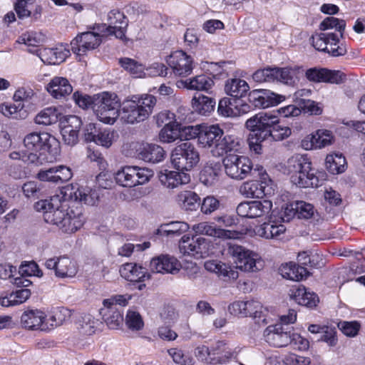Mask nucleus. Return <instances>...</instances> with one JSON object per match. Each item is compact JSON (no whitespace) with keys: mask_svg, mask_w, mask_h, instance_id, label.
I'll list each match as a JSON object with an SVG mask.
<instances>
[{"mask_svg":"<svg viewBox=\"0 0 365 365\" xmlns=\"http://www.w3.org/2000/svg\"><path fill=\"white\" fill-rule=\"evenodd\" d=\"M227 255L233 258L235 269L221 262L209 260L205 262V268L217 274L224 281H234L239 277L237 269L244 272H257L262 269V262L256 252L232 243L227 244Z\"/></svg>","mask_w":365,"mask_h":365,"instance_id":"obj_1","label":"nucleus"},{"mask_svg":"<svg viewBox=\"0 0 365 365\" xmlns=\"http://www.w3.org/2000/svg\"><path fill=\"white\" fill-rule=\"evenodd\" d=\"M36 211L42 212L46 223L57 226L65 233H72L81 228L84 222L83 216L70 209L61 202L58 196L41 200L35 203Z\"/></svg>","mask_w":365,"mask_h":365,"instance_id":"obj_2","label":"nucleus"},{"mask_svg":"<svg viewBox=\"0 0 365 365\" xmlns=\"http://www.w3.org/2000/svg\"><path fill=\"white\" fill-rule=\"evenodd\" d=\"M24 146L31 153L29 160L53 162L60 153V143L48 133H31L24 139Z\"/></svg>","mask_w":365,"mask_h":365,"instance_id":"obj_3","label":"nucleus"},{"mask_svg":"<svg viewBox=\"0 0 365 365\" xmlns=\"http://www.w3.org/2000/svg\"><path fill=\"white\" fill-rule=\"evenodd\" d=\"M248 129H256L262 132L261 138L279 141L288 138L291 129L288 126L282 125L277 116L267 113H259L246 121Z\"/></svg>","mask_w":365,"mask_h":365,"instance_id":"obj_4","label":"nucleus"},{"mask_svg":"<svg viewBox=\"0 0 365 365\" xmlns=\"http://www.w3.org/2000/svg\"><path fill=\"white\" fill-rule=\"evenodd\" d=\"M156 103L157 99L153 95L133 96L123 103L121 119L130 124L143 122L151 115Z\"/></svg>","mask_w":365,"mask_h":365,"instance_id":"obj_5","label":"nucleus"},{"mask_svg":"<svg viewBox=\"0 0 365 365\" xmlns=\"http://www.w3.org/2000/svg\"><path fill=\"white\" fill-rule=\"evenodd\" d=\"M287 169L291 175L293 183L302 187H317L319 185L315 170L311 168V162L307 156L295 155L288 159Z\"/></svg>","mask_w":365,"mask_h":365,"instance_id":"obj_6","label":"nucleus"},{"mask_svg":"<svg viewBox=\"0 0 365 365\" xmlns=\"http://www.w3.org/2000/svg\"><path fill=\"white\" fill-rule=\"evenodd\" d=\"M259 177V180H250L244 182L240 187V193L246 197L260 198L274 192L273 184L264 168L257 165L251 174Z\"/></svg>","mask_w":365,"mask_h":365,"instance_id":"obj_7","label":"nucleus"},{"mask_svg":"<svg viewBox=\"0 0 365 365\" xmlns=\"http://www.w3.org/2000/svg\"><path fill=\"white\" fill-rule=\"evenodd\" d=\"M94 112L98 120L104 123L113 124L120 115V103L114 93H103L96 95Z\"/></svg>","mask_w":365,"mask_h":365,"instance_id":"obj_8","label":"nucleus"},{"mask_svg":"<svg viewBox=\"0 0 365 365\" xmlns=\"http://www.w3.org/2000/svg\"><path fill=\"white\" fill-rule=\"evenodd\" d=\"M173 167L179 171H189L197 165L200 155L193 144L184 142L177 145L170 157Z\"/></svg>","mask_w":365,"mask_h":365,"instance_id":"obj_9","label":"nucleus"},{"mask_svg":"<svg viewBox=\"0 0 365 365\" xmlns=\"http://www.w3.org/2000/svg\"><path fill=\"white\" fill-rule=\"evenodd\" d=\"M153 176L152 170L138 166H125L115 175L116 182L123 187H135L148 182Z\"/></svg>","mask_w":365,"mask_h":365,"instance_id":"obj_10","label":"nucleus"},{"mask_svg":"<svg viewBox=\"0 0 365 365\" xmlns=\"http://www.w3.org/2000/svg\"><path fill=\"white\" fill-rule=\"evenodd\" d=\"M222 163L225 173L234 180H243L255 170L251 160L243 155H228L223 159Z\"/></svg>","mask_w":365,"mask_h":365,"instance_id":"obj_11","label":"nucleus"},{"mask_svg":"<svg viewBox=\"0 0 365 365\" xmlns=\"http://www.w3.org/2000/svg\"><path fill=\"white\" fill-rule=\"evenodd\" d=\"M63 201L73 200L88 205H95L99 200L98 190L88 187H78L77 185H68L61 190Z\"/></svg>","mask_w":365,"mask_h":365,"instance_id":"obj_12","label":"nucleus"},{"mask_svg":"<svg viewBox=\"0 0 365 365\" xmlns=\"http://www.w3.org/2000/svg\"><path fill=\"white\" fill-rule=\"evenodd\" d=\"M272 207L270 200L245 201L237 205L236 211L242 217L257 218L269 214Z\"/></svg>","mask_w":365,"mask_h":365,"instance_id":"obj_13","label":"nucleus"},{"mask_svg":"<svg viewBox=\"0 0 365 365\" xmlns=\"http://www.w3.org/2000/svg\"><path fill=\"white\" fill-rule=\"evenodd\" d=\"M167 63L176 76H186L193 69V60L182 51H176L171 53L167 59Z\"/></svg>","mask_w":365,"mask_h":365,"instance_id":"obj_14","label":"nucleus"},{"mask_svg":"<svg viewBox=\"0 0 365 365\" xmlns=\"http://www.w3.org/2000/svg\"><path fill=\"white\" fill-rule=\"evenodd\" d=\"M265 341L276 347L286 346L292 342V333L282 324L270 325L264 331Z\"/></svg>","mask_w":365,"mask_h":365,"instance_id":"obj_15","label":"nucleus"},{"mask_svg":"<svg viewBox=\"0 0 365 365\" xmlns=\"http://www.w3.org/2000/svg\"><path fill=\"white\" fill-rule=\"evenodd\" d=\"M101 43L98 34L88 31L77 36L71 42L72 51L78 55H84L88 51L93 50Z\"/></svg>","mask_w":365,"mask_h":365,"instance_id":"obj_16","label":"nucleus"},{"mask_svg":"<svg viewBox=\"0 0 365 365\" xmlns=\"http://www.w3.org/2000/svg\"><path fill=\"white\" fill-rule=\"evenodd\" d=\"M49 269H53L57 277H73L78 272L76 264L68 257L50 258L45 262Z\"/></svg>","mask_w":365,"mask_h":365,"instance_id":"obj_17","label":"nucleus"},{"mask_svg":"<svg viewBox=\"0 0 365 365\" xmlns=\"http://www.w3.org/2000/svg\"><path fill=\"white\" fill-rule=\"evenodd\" d=\"M46 314L39 309H29L21 317V325L29 330H49V326L46 322Z\"/></svg>","mask_w":365,"mask_h":365,"instance_id":"obj_18","label":"nucleus"},{"mask_svg":"<svg viewBox=\"0 0 365 365\" xmlns=\"http://www.w3.org/2000/svg\"><path fill=\"white\" fill-rule=\"evenodd\" d=\"M306 77L314 82H327L330 83H341L344 82L346 76L339 71H331L327 68H309L306 71Z\"/></svg>","mask_w":365,"mask_h":365,"instance_id":"obj_19","label":"nucleus"},{"mask_svg":"<svg viewBox=\"0 0 365 365\" xmlns=\"http://www.w3.org/2000/svg\"><path fill=\"white\" fill-rule=\"evenodd\" d=\"M282 96L268 90H254L249 93V102L255 108H265L277 105Z\"/></svg>","mask_w":365,"mask_h":365,"instance_id":"obj_20","label":"nucleus"},{"mask_svg":"<svg viewBox=\"0 0 365 365\" xmlns=\"http://www.w3.org/2000/svg\"><path fill=\"white\" fill-rule=\"evenodd\" d=\"M180 268V264L174 257L160 255L153 258L150 262V269L153 273L176 274Z\"/></svg>","mask_w":365,"mask_h":365,"instance_id":"obj_21","label":"nucleus"},{"mask_svg":"<svg viewBox=\"0 0 365 365\" xmlns=\"http://www.w3.org/2000/svg\"><path fill=\"white\" fill-rule=\"evenodd\" d=\"M333 136L327 130H318L315 133L307 135L302 141L301 146L307 150L321 149L332 143Z\"/></svg>","mask_w":365,"mask_h":365,"instance_id":"obj_22","label":"nucleus"},{"mask_svg":"<svg viewBox=\"0 0 365 365\" xmlns=\"http://www.w3.org/2000/svg\"><path fill=\"white\" fill-rule=\"evenodd\" d=\"M224 134L223 129L217 124L211 125H202L200 135H199V145L205 148H210L211 151L215 149L216 144Z\"/></svg>","mask_w":365,"mask_h":365,"instance_id":"obj_23","label":"nucleus"},{"mask_svg":"<svg viewBox=\"0 0 365 365\" xmlns=\"http://www.w3.org/2000/svg\"><path fill=\"white\" fill-rule=\"evenodd\" d=\"M192 230L197 235H205L221 239H235L238 235L237 232L217 227L212 223L207 222L194 225Z\"/></svg>","mask_w":365,"mask_h":365,"instance_id":"obj_24","label":"nucleus"},{"mask_svg":"<svg viewBox=\"0 0 365 365\" xmlns=\"http://www.w3.org/2000/svg\"><path fill=\"white\" fill-rule=\"evenodd\" d=\"M82 125L81 120L76 115H70L66 120V124L61 128L63 142L69 145H75L78 140V131Z\"/></svg>","mask_w":365,"mask_h":365,"instance_id":"obj_25","label":"nucleus"},{"mask_svg":"<svg viewBox=\"0 0 365 365\" xmlns=\"http://www.w3.org/2000/svg\"><path fill=\"white\" fill-rule=\"evenodd\" d=\"M108 22L107 30L108 34L114 35L115 38L123 39L125 37V31L128 26L123 13L117 9L111 10L108 14Z\"/></svg>","mask_w":365,"mask_h":365,"instance_id":"obj_26","label":"nucleus"},{"mask_svg":"<svg viewBox=\"0 0 365 365\" xmlns=\"http://www.w3.org/2000/svg\"><path fill=\"white\" fill-rule=\"evenodd\" d=\"M159 180L164 186L173 189L179 185L187 184L190 181V176L183 171L165 170L160 172Z\"/></svg>","mask_w":365,"mask_h":365,"instance_id":"obj_27","label":"nucleus"},{"mask_svg":"<svg viewBox=\"0 0 365 365\" xmlns=\"http://www.w3.org/2000/svg\"><path fill=\"white\" fill-rule=\"evenodd\" d=\"M102 319L110 329H118L122 327L123 316L122 310L118 307L105 306L100 309Z\"/></svg>","mask_w":365,"mask_h":365,"instance_id":"obj_28","label":"nucleus"},{"mask_svg":"<svg viewBox=\"0 0 365 365\" xmlns=\"http://www.w3.org/2000/svg\"><path fill=\"white\" fill-rule=\"evenodd\" d=\"M138 151V157L140 160L152 163L161 162L165 156L163 148L156 144L143 145Z\"/></svg>","mask_w":365,"mask_h":365,"instance_id":"obj_29","label":"nucleus"},{"mask_svg":"<svg viewBox=\"0 0 365 365\" xmlns=\"http://www.w3.org/2000/svg\"><path fill=\"white\" fill-rule=\"evenodd\" d=\"M120 275L130 282H142L150 279V274L145 267L135 263H126L120 269Z\"/></svg>","mask_w":365,"mask_h":365,"instance_id":"obj_30","label":"nucleus"},{"mask_svg":"<svg viewBox=\"0 0 365 365\" xmlns=\"http://www.w3.org/2000/svg\"><path fill=\"white\" fill-rule=\"evenodd\" d=\"M48 92L55 98H63L70 95L73 87L68 79L63 77H54L47 85Z\"/></svg>","mask_w":365,"mask_h":365,"instance_id":"obj_31","label":"nucleus"},{"mask_svg":"<svg viewBox=\"0 0 365 365\" xmlns=\"http://www.w3.org/2000/svg\"><path fill=\"white\" fill-rule=\"evenodd\" d=\"M210 364H225L233 356L232 349L226 343L221 341L210 346Z\"/></svg>","mask_w":365,"mask_h":365,"instance_id":"obj_32","label":"nucleus"},{"mask_svg":"<svg viewBox=\"0 0 365 365\" xmlns=\"http://www.w3.org/2000/svg\"><path fill=\"white\" fill-rule=\"evenodd\" d=\"M303 72L301 67H275V81L288 86H294L299 80V76Z\"/></svg>","mask_w":365,"mask_h":365,"instance_id":"obj_33","label":"nucleus"},{"mask_svg":"<svg viewBox=\"0 0 365 365\" xmlns=\"http://www.w3.org/2000/svg\"><path fill=\"white\" fill-rule=\"evenodd\" d=\"M282 277L292 281H300L306 279L309 274L307 269L294 262L282 264L279 268Z\"/></svg>","mask_w":365,"mask_h":365,"instance_id":"obj_34","label":"nucleus"},{"mask_svg":"<svg viewBox=\"0 0 365 365\" xmlns=\"http://www.w3.org/2000/svg\"><path fill=\"white\" fill-rule=\"evenodd\" d=\"M240 148V140L232 135L223 134L216 144L212 153L215 155H223L227 152L237 151Z\"/></svg>","mask_w":365,"mask_h":365,"instance_id":"obj_35","label":"nucleus"},{"mask_svg":"<svg viewBox=\"0 0 365 365\" xmlns=\"http://www.w3.org/2000/svg\"><path fill=\"white\" fill-rule=\"evenodd\" d=\"M286 228L282 224L274 222H264L255 228V233L266 239L277 238L284 234Z\"/></svg>","mask_w":365,"mask_h":365,"instance_id":"obj_36","label":"nucleus"},{"mask_svg":"<svg viewBox=\"0 0 365 365\" xmlns=\"http://www.w3.org/2000/svg\"><path fill=\"white\" fill-rule=\"evenodd\" d=\"M176 201L180 207L185 210H196L200 205L199 195L191 190L179 192L176 197Z\"/></svg>","mask_w":365,"mask_h":365,"instance_id":"obj_37","label":"nucleus"},{"mask_svg":"<svg viewBox=\"0 0 365 365\" xmlns=\"http://www.w3.org/2000/svg\"><path fill=\"white\" fill-rule=\"evenodd\" d=\"M69 53V51L61 48H43L38 56L43 62L49 64H59L63 62Z\"/></svg>","mask_w":365,"mask_h":365,"instance_id":"obj_38","label":"nucleus"},{"mask_svg":"<svg viewBox=\"0 0 365 365\" xmlns=\"http://www.w3.org/2000/svg\"><path fill=\"white\" fill-rule=\"evenodd\" d=\"M185 87L188 89L205 91L210 93V90L214 86V81L212 76L201 74L196 76L185 82Z\"/></svg>","mask_w":365,"mask_h":365,"instance_id":"obj_39","label":"nucleus"},{"mask_svg":"<svg viewBox=\"0 0 365 365\" xmlns=\"http://www.w3.org/2000/svg\"><path fill=\"white\" fill-rule=\"evenodd\" d=\"M204 242L205 239L202 237L195 239L184 235L180 242L179 248L184 255H194L202 252L201 245Z\"/></svg>","mask_w":365,"mask_h":365,"instance_id":"obj_40","label":"nucleus"},{"mask_svg":"<svg viewBox=\"0 0 365 365\" xmlns=\"http://www.w3.org/2000/svg\"><path fill=\"white\" fill-rule=\"evenodd\" d=\"M216 104L215 98L204 95L195 96L192 98V107L198 113L207 115L214 110Z\"/></svg>","mask_w":365,"mask_h":365,"instance_id":"obj_41","label":"nucleus"},{"mask_svg":"<svg viewBox=\"0 0 365 365\" xmlns=\"http://www.w3.org/2000/svg\"><path fill=\"white\" fill-rule=\"evenodd\" d=\"M248 89L249 86L247 82L240 78L228 79L225 86L226 93L235 98L242 97Z\"/></svg>","mask_w":365,"mask_h":365,"instance_id":"obj_42","label":"nucleus"},{"mask_svg":"<svg viewBox=\"0 0 365 365\" xmlns=\"http://www.w3.org/2000/svg\"><path fill=\"white\" fill-rule=\"evenodd\" d=\"M43 41L40 34L35 32H27L23 34L16 41V43L24 44L28 47L27 51L31 53L39 54L41 50L36 48Z\"/></svg>","mask_w":365,"mask_h":365,"instance_id":"obj_43","label":"nucleus"},{"mask_svg":"<svg viewBox=\"0 0 365 365\" xmlns=\"http://www.w3.org/2000/svg\"><path fill=\"white\" fill-rule=\"evenodd\" d=\"M294 297L299 304L309 308L315 307L319 302L318 296L314 292H307L304 287L297 288Z\"/></svg>","mask_w":365,"mask_h":365,"instance_id":"obj_44","label":"nucleus"},{"mask_svg":"<svg viewBox=\"0 0 365 365\" xmlns=\"http://www.w3.org/2000/svg\"><path fill=\"white\" fill-rule=\"evenodd\" d=\"M326 168L331 174H339L345 171L346 162L341 153L328 155L326 158Z\"/></svg>","mask_w":365,"mask_h":365,"instance_id":"obj_45","label":"nucleus"},{"mask_svg":"<svg viewBox=\"0 0 365 365\" xmlns=\"http://www.w3.org/2000/svg\"><path fill=\"white\" fill-rule=\"evenodd\" d=\"M220 166L217 164H207L204 166L200 174V181L206 186H212L218 178Z\"/></svg>","mask_w":365,"mask_h":365,"instance_id":"obj_46","label":"nucleus"},{"mask_svg":"<svg viewBox=\"0 0 365 365\" xmlns=\"http://www.w3.org/2000/svg\"><path fill=\"white\" fill-rule=\"evenodd\" d=\"M118 63L124 70L135 77L141 78L145 76L144 66L134 59L126 57L120 58L118 59Z\"/></svg>","mask_w":365,"mask_h":365,"instance_id":"obj_47","label":"nucleus"},{"mask_svg":"<svg viewBox=\"0 0 365 365\" xmlns=\"http://www.w3.org/2000/svg\"><path fill=\"white\" fill-rule=\"evenodd\" d=\"M60 116L61 114L56 108L50 107L38 113L35 118V121L38 124L49 125L57 123Z\"/></svg>","mask_w":365,"mask_h":365,"instance_id":"obj_48","label":"nucleus"},{"mask_svg":"<svg viewBox=\"0 0 365 365\" xmlns=\"http://www.w3.org/2000/svg\"><path fill=\"white\" fill-rule=\"evenodd\" d=\"M346 28V21L334 16L325 18L320 24L319 29L322 31L335 29L340 33V38H344V33Z\"/></svg>","mask_w":365,"mask_h":365,"instance_id":"obj_49","label":"nucleus"},{"mask_svg":"<svg viewBox=\"0 0 365 365\" xmlns=\"http://www.w3.org/2000/svg\"><path fill=\"white\" fill-rule=\"evenodd\" d=\"M329 39H331L333 41L332 43H334L337 41V35L334 33H321L312 36L310 40L312 46L317 50L328 53V46L326 45V41H329Z\"/></svg>","mask_w":365,"mask_h":365,"instance_id":"obj_50","label":"nucleus"},{"mask_svg":"<svg viewBox=\"0 0 365 365\" xmlns=\"http://www.w3.org/2000/svg\"><path fill=\"white\" fill-rule=\"evenodd\" d=\"M168 354L173 361L179 365H194V359L187 352L178 348H171L168 350Z\"/></svg>","mask_w":365,"mask_h":365,"instance_id":"obj_51","label":"nucleus"},{"mask_svg":"<svg viewBox=\"0 0 365 365\" xmlns=\"http://www.w3.org/2000/svg\"><path fill=\"white\" fill-rule=\"evenodd\" d=\"M246 312H247V316L258 319V322L262 321L263 323H267L264 314L266 310L262 307L260 302L251 300L246 301Z\"/></svg>","mask_w":365,"mask_h":365,"instance_id":"obj_52","label":"nucleus"},{"mask_svg":"<svg viewBox=\"0 0 365 365\" xmlns=\"http://www.w3.org/2000/svg\"><path fill=\"white\" fill-rule=\"evenodd\" d=\"M189 229L188 224L184 222H171L168 224L161 226L160 232L169 236L170 235H180L181 233L186 232Z\"/></svg>","mask_w":365,"mask_h":365,"instance_id":"obj_53","label":"nucleus"},{"mask_svg":"<svg viewBox=\"0 0 365 365\" xmlns=\"http://www.w3.org/2000/svg\"><path fill=\"white\" fill-rule=\"evenodd\" d=\"M125 323L129 329L139 331L143 329L144 322L139 312L128 310L125 318Z\"/></svg>","mask_w":365,"mask_h":365,"instance_id":"obj_54","label":"nucleus"},{"mask_svg":"<svg viewBox=\"0 0 365 365\" xmlns=\"http://www.w3.org/2000/svg\"><path fill=\"white\" fill-rule=\"evenodd\" d=\"M275 67H267L263 69L256 71L252 78L255 82H272L275 81Z\"/></svg>","mask_w":365,"mask_h":365,"instance_id":"obj_55","label":"nucleus"},{"mask_svg":"<svg viewBox=\"0 0 365 365\" xmlns=\"http://www.w3.org/2000/svg\"><path fill=\"white\" fill-rule=\"evenodd\" d=\"M294 209L298 218L301 219H310L315 212L314 206L304 201H297L294 203Z\"/></svg>","mask_w":365,"mask_h":365,"instance_id":"obj_56","label":"nucleus"},{"mask_svg":"<svg viewBox=\"0 0 365 365\" xmlns=\"http://www.w3.org/2000/svg\"><path fill=\"white\" fill-rule=\"evenodd\" d=\"M70 317V311L65 308H61L53 312L52 316L49 318L51 322L50 324V329L53 327H58L63 324Z\"/></svg>","mask_w":365,"mask_h":365,"instance_id":"obj_57","label":"nucleus"},{"mask_svg":"<svg viewBox=\"0 0 365 365\" xmlns=\"http://www.w3.org/2000/svg\"><path fill=\"white\" fill-rule=\"evenodd\" d=\"M96 96L93 97L88 95H83L78 92H76L73 95V98L76 103L83 109L91 108L94 110V106Z\"/></svg>","mask_w":365,"mask_h":365,"instance_id":"obj_58","label":"nucleus"},{"mask_svg":"<svg viewBox=\"0 0 365 365\" xmlns=\"http://www.w3.org/2000/svg\"><path fill=\"white\" fill-rule=\"evenodd\" d=\"M202 128V125L185 126L180 129V137L186 140L197 138L199 143V135H200Z\"/></svg>","mask_w":365,"mask_h":365,"instance_id":"obj_59","label":"nucleus"},{"mask_svg":"<svg viewBox=\"0 0 365 365\" xmlns=\"http://www.w3.org/2000/svg\"><path fill=\"white\" fill-rule=\"evenodd\" d=\"M35 2V0H18L15 4V11L19 19H24L31 16V6Z\"/></svg>","mask_w":365,"mask_h":365,"instance_id":"obj_60","label":"nucleus"},{"mask_svg":"<svg viewBox=\"0 0 365 365\" xmlns=\"http://www.w3.org/2000/svg\"><path fill=\"white\" fill-rule=\"evenodd\" d=\"M253 134H250L248 138V143L251 150L259 154L262 150L261 142L266 140V138H261L259 135H262V132L257 128L250 129Z\"/></svg>","mask_w":365,"mask_h":365,"instance_id":"obj_61","label":"nucleus"},{"mask_svg":"<svg viewBox=\"0 0 365 365\" xmlns=\"http://www.w3.org/2000/svg\"><path fill=\"white\" fill-rule=\"evenodd\" d=\"M220 202L213 196H207L201 203V211L204 214H211L218 209Z\"/></svg>","mask_w":365,"mask_h":365,"instance_id":"obj_62","label":"nucleus"},{"mask_svg":"<svg viewBox=\"0 0 365 365\" xmlns=\"http://www.w3.org/2000/svg\"><path fill=\"white\" fill-rule=\"evenodd\" d=\"M19 274L26 275V277H40L42 275V272L38 269L36 262H29L20 266Z\"/></svg>","mask_w":365,"mask_h":365,"instance_id":"obj_63","label":"nucleus"},{"mask_svg":"<svg viewBox=\"0 0 365 365\" xmlns=\"http://www.w3.org/2000/svg\"><path fill=\"white\" fill-rule=\"evenodd\" d=\"M217 111L220 115L225 117H230L235 115L231 99L228 98H222L219 101Z\"/></svg>","mask_w":365,"mask_h":365,"instance_id":"obj_64","label":"nucleus"}]
</instances>
